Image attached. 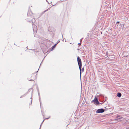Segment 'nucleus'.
Masks as SVG:
<instances>
[{
  "instance_id": "1",
  "label": "nucleus",
  "mask_w": 129,
  "mask_h": 129,
  "mask_svg": "<svg viewBox=\"0 0 129 129\" xmlns=\"http://www.w3.org/2000/svg\"><path fill=\"white\" fill-rule=\"evenodd\" d=\"M32 14V13L31 11L30 10H29L28 11L27 14V16L28 17L27 18V20L30 23L31 22L33 26V31L34 33H35V32H37V26H36L34 24L36 20L35 18H33V16L31 15Z\"/></svg>"
},
{
  "instance_id": "2",
  "label": "nucleus",
  "mask_w": 129,
  "mask_h": 129,
  "mask_svg": "<svg viewBox=\"0 0 129 129\" xmlns=\"http://www.w3.org/2000/svg\"><path fill=\"white\" fill-rule=\"evenodd\" d=\"M77 60L79 67V68L80 71V76L81 77V72H84V68H83L82 69H81L82 62L80 58L78 56L77 57Z\"/></svg>"
},
{
  "instance_id": "3",
  "label": "nucleus",
  "mask_w": 129,
  "mask_h": 129,
  "mask_svg": "<svg viewBox=\"0 0 129 129\" xmlns=\"http://www.w3.org/2000/svg\"><path fill=\"white\" fill-rule=\"evenodd\" d=\"M105 109L103 108H101L98 109L96 111V113H102L104 112L105 111Z\"/></svg>"
},
{
  "instance_id": "4",
  "label": "nucleus",
  "mask_w": 129,
  "mask_h": 129,
  "mask_svg": "<svg viewBox=\"0 0 129 129\" xmlns=\"http://www.w3.org/2000/svg\"><path fill=\"white\" fill-rule=\"evenodd\" d=\"M123 118V117L121 116L120 115L117 116L116 117V118L115 119V120H119L122 119Z\"/></svg>"
},
{
  "instance_id": "5",
  "label": "nucleus",
  "mask_w": 129,
  "mask_h": 129,
  "mask_svg": "<svg viewBox=\"0 0 129 129\" xmlns=\"http://www.w3.org/2000/svg\"><path fill=\"white\" fill-rule=\"evenodd\" d=\"M115 57L114 55H111L110 56H109V57H108L109 59L110 60H111L114 58Z\"/></svg>"
},
{
  "instance_id": "6",
  "label": "nucleus",
  "mask_w": 129,
  "mask_h": 129,
  "mask_svg": "<svg viewBox=\"0 0 129 129\" xmlns=\"http://www.w3.org/2000/svg\"><path fill=\"white\" fill-rule=\"evenodd\" d=\"M95 101L94 102V104L95 105H98L100 103V102H99V101H98V99L97 98H95Z\"/></svg>"
},
{
  "instance_id": "7",
  "label": "nucleus",
  "mask_w": 129,
  "mask_h": 129,
  "mask_svg": "<svg viewBox=\"0 0 129 129\" xmlns=\"http://www.w3.org/2000/svg\"><path fill=\"white\" fill-rule=\"evenodd\" d=\"M117 96L118 97L120 98L121 96V94L120 93L118 92L117 93Z\"/></svg>"
},
{
  "instance_id": "8",
  "label": "nucleus",
  "mask_w": 129,
  "mask_h": 129,
  "mask_svg": "<svg viewBox=\"0 0 129 129\" xmlns=\"http://www.w3.org/2000/svg\"><path fill=\"white\" fill-rule=\"evenodd\" d=\"M57 44V43L56 44H55L54 46H53L52 47L51 50H53V49L56 46V45Z\"/></svg>"
},
{
  "instance_id": "9",
  "label": "nucleus",
  "mask_w": 129,
  "mask_h": 129,
  "mask_svg": "<svg viewBox=\"0 0 129 129\" xmlns=\"http://www.w3.org/2000/svg\"><path fill=\"white\" fill-rule=\"evenodd\" d=\"M38 94H39V100L40 99V93H39V90L38 91Z\"/></svg>"
},
{
  "instance_id": "10",
  "label": "nucleus",
  "mask_w": 129,
  "mask_h": 129,
  "mask_svg": "<svg viewBox=\"0 0 129 129\" xmlns=\"http://www.w3.org/2000/svg\"><path fill=\"white\" fill-rule=\"evenodd\" d=\"M44 120H43V122H42V123H41V125H40V129L41 127V125H42V123H43V122L44 121Z\"/></svg>"
},
{
  "instance_id": "11",
  "label": "nucleus",
  "mask_w": 129,
  "mask_h": 129,
  "mask_svg": "<svg viewBox=\"0 0 129 129\" xmlns=\"http://www.w3.org/2000/svg\"><path fill=\"white\" fill-rule=\"evenodd\" d=\"M95 100V98L92 101V102H94V103Z\"/></svg>"
},
{
  "instance_id": "12",
  "label": "nucleus",
  "mask_w": 129,
  "mask_h": 129,
  "mask_svg": "<svg viewBox=\"0 0 129 129\" xmlns=\"http://www.w3.org/2000/svg\"><path fill=\"white\" fill-rule=\"evenodd\" d=\"M48 9H47V10H45V11H44L43 12V13H44L45 12H46V11H47L48 10Z\"/></svg>"
},
{
  "instance_id": "13",
  "label": "nucleus",
  "mask_w": 129,
  "mask_h": 129,
  "mask_svg": "<svg viewBox=\"0 0 129 129\" xmlns=\"http://www.w3.org/2000/svg\"><path fill=\"white\" fill-rule=\"evenodd\" d=\"M81 42H80V43H79L78 44V45L79 46H80L81 45Z\"/></svg>"
},
{
  "instance_id": "14",
  "label": "nucleus",
  "mask_w": 129,
  "mask_h": 129,
  "mask_svg": "<svg viewBox=\"0 0 129 129\" xmlns=\"http://www.w3.org/2000/svg\"><path fill=\"white\" fill-rule=\"evenodd\" d=\"M126 129H129V126H127L126 127Z\"/></svg>"
},
{
  "instance_id": "15",
  "label": "nucleus",
  "mask_w": 129,
  "mask_h": 129,
  "mask_svg": "<svg viewBox=\"0 0 129 129\" xmlns=\"http://www.w3.org/2000/svg\"><path fill=\"white\" fill-rule=\"evenodd\" d=\"M83 39V38H82L80 40V42H81L82 41V39Z\"/></svg>"
},
{
  "instance_id": "16",
  "label": "nucleus",
  "mask_w": 129,
  "mask_h": 129,
  "mask_svg": "<svg viewBox=\"0 0 129 129\" xmlns=\"http://www.w3.org/2000/svg\"><path fill=\"white\" fill-rule=\"evenodd\" d=\"M120 22H119V21H117V22H116V24H118Z\"/></svg>"
},
{
  "instance_id": "17",
  "label": "nucleus",
  "mask_w": 129,
  "mask_h": 129,
  "mask_svg": "<svg viewBox=\"0 0 129 129\" xmlns=\"http://www.w3.org/2000/svg\"><path fill=\"white\" fill-rule=\"evenodd\" d=\"M50 118V117H49V118H46L45 119H49Z\"/></svg>"
},
{
  "instance_id": "18",
  "label": "nucleus",
  "mask_w": 129,
  "mask_h": 129,
  "mask_svg": "<svg viewBox=\"0 0 129 129\" xmlns=\"http://www.w3.org/2000/svg\"><path fill=\"white\" fill-rule=\"evenodd\" d=\"M59 42H60V41L58 40V42H57V43H59Z\"/></svg>"
},
{
  "instance_id": "19",
  "label": "nucleus",
  "mask_w": 129,
  "mask_h": 129,
  "mask_svg": "<svg viewBox=\"0 0 129 129\" xmlns=\"http://www.w3.org/2000/svg\"><path fill=\"white\" fill-rule=\"evenodd\" d=\"M31 80H32L31 79H30L29 80V81H31Z\"/></svg>"
},
{
  "instance_id": "20",
  "label": "nucleus",
  "mask_w": 129,
  "mask_h": 129,
  "mask_svg": "<svg viewBox=\"0 0 129 129\" xmlns=\"http://www.w3.org/2000/svg\"><path fill=\"white\" fill-rule=\"evenodd\" d=\"M62 38L63 37V35H62Z\"/></svg>"
},
{
  "instance_id": "21",
  "label": "nucleus",
  "mask_w": 129,
  "mask_h": 129,
  "mask_svg": "<svg viewBox=\"0 0 129 129\" xmlns=\"http://www.w3.org/2000/svg\"><path fill=\"white\" fill-rule=\"evenodd\" d=\"M40 104H41V102H40Z\"/></svg>"
},
{
  "instance_id": "22",
  "label": "nucleus",
  "mask_w": 129,
  "mask_h": 129,
  "mask_svg": "<svg viewBox=\"0 0 129 129\" xmlns=\"http://www.w3.org/2000/svg\"><path fill=\"white\" fill-rule=\"evenodd\" d=\"M101 95H102V94H101Z\"/></svg>"
},
{
  "instance_id": "23",
  "label": "nucleus",
  "mask_w": 129,
  "mask_h": 129,
  "mask_svg": "<svg viewBox=\"0 0 129 129\" xmlns=\"http://www.w3.org/2000/svg\"><path fill=\"white\" fill-rule=\"evenodd\" d=\"M127 56H125V57H126Z\"/></svg>"
},
{
  "instance_id": "24",
  "label": "nucleus",
  "mask_w": 129,
  "mask_h": 129,
  "mask_svg": "<svg viewBox=\"0 0 129 129\" xmlns=\"http://www.w3.org/2000/svg\"><path fill=\"white\" fill-rule=\"evenodd\" d=\"M31 99H32V98H31Z\"/></svg>"
},
{
  "instance_id": "25",
  "label": "nucleus",
  "mask_w": 129,
  "mask_h": 129,
  "mask_svg": "<svg viewBox=\"0 0 129 129\" xmlns=\"http://www.w3.org/2000/svg\"><path fill=\"white\" fill-rule=\"evenodd\" d=\"M46 0V1H47V0Z\"/></svg>"
}]
</instances>
